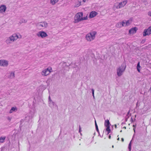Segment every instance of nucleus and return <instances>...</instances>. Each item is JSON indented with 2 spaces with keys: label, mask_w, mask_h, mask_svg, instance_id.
Listing matches in <instances>:
<instances>
[{
  "label": "nucleus",
  "mask_w": 151,
  "mask_h": 151,
  "mask_svg": "<svg viewBox=\"0 0 151 151\" xmlns=\"http://www.w3.org/2000/svg\"><path fill=\"white\" fill-rule=\"evenodd\" d=\"M122 25H123V26H126V22H125V21H123L122 22Z\"/></svg>",
  "instance_id": "nucleus-26"
},
{
  "label": "nucleus",
  "mask_w": 151,
  "mask_h": 151,
  "mask_svg": "<svg viewBox=\"0 0 151 151\" xmlns=\"http://www.w3.org/2000/svg\"><path fill=\"white\" fill-rule=\"evenodd\" d=\"M151 34V26L148 27L147 29H145L144 31L143 35L145 36L147 35H149Z\"/></svg>",
  "instance_id": "nucleus-9"
},
{
  "label": "nucleus",
  "mask_w": 151,
  "mask_h": 151,
  "mask_svg": "<svg viewBox=\"0 0 151 151\" xmlns=\"http://www.w3.org/2000/svg\"><path fill=\"white\" fill-rule=\"evenodd\" d=\"M111 136L110 135L109 136V139H111Z\"/></svg>",
  "instance_id": "nucleus-38"
},
{
  "label": "nucleus",
  "mask_w": 151,
  "mask_h": 151,
  "mask_svg": "<svg viewBox=\"0 0 151 151\" xmlns=\"http://www.w3.org/2000/svg\"><path fill=\"white\" fill-rule=\"evenodd\" d=\"M95 126L96 125H97V124L96 123V120H95Z\"/></svg>",
  "instance_id": "nucleus-33"
},
{
  "label": "nucleus",
  "mask_w": 151,
  "mask_h": 151,
  "mask_svg": "<svg viewBox=\"0 0 151 151\" xmlns=\"http://www.w3.org/2000/svg\"><path fill=\"white\" fill-rule=\"evenodd\" d=\"M117 139L118 140H119V138H118Z\"/></svg>",
  "instance_id": "nucleus-44"
},
{
  "label": "nucleus",
  "mask_w": 151,
  "mask_h": 151,
  "mask_svg": "<svg viewBox=\"0 0 151 151\" xmlns=\"http://www.w3.org/2000/svg\"><path fill=\"white\" fill-rule=\"evenodd\" d=\"M133 130H135V128H133Z\"/></svg>",
  "instance_id": "nucleus-47"
},
{
  "label": "nucleus",
  "mask_w": 151,
  "mask_h": 151,
  "mask_svg": "<svg viewBox=\"0 0 151 151\" xmlns=\"http://www.w3.org/2000/svg\"><path fill=\"white\" fill-rule=\"evenodd\" d=\"M81 128L80 127V126H79V132H81Z\"/></svg>",
  "instance_id": "nucleus-30"
},
{
  "label": "nucleus",
  "mask_w": 151,
  "mask_h": 151,
  "mask_svg": "<svg viewBox=\"0 0 151 151\" xmlns=\"http://www.w3.org/2000/svg\"><path fill=\"white\" fill-rule=\"evenodd\" d=\"M150 90H151V88H150Z\"/></svg>",
  "instance_id": "nucleus-50"
},
{
  "label": "nucleus",
  "mask_w": 151,
  "mask_h": 151,
  "mask_svg": "<svg viewBox=\"0 0 151 151\" xmlns=\"http://www.w3.org/2000/svg\"><path fill=\"white\" fill-rule=\"evenodd\" d=\"M49 106L52 108L55 106H57L55 102L51 101L50 102H49Z\"/></svg>",
  "instance_id": "nucleus-16"
},
{
  "label": "nucleus",
  "mask_w": 151,
  "mask_h": 151,
  "mask_svg": "<svg viewBox=\"0 0 151 151\" xmlns=\"http://www.w3.org/2000/svg\"><path fill=\"white\" fill-rule=\"evenodd\" d=\"M134 132L135 133V130H134Z\"/></svg>",
  "instance_id": "nucleus-49"
},
{
  "label": "nucleus",
  "mask_w": 151,
  "mask_h": 151,
  "mask_svg": "<svg viewBox=\"0 0 151 151\" xmlns=\"http://www.w3.org/2000/svg\"><path fill=\"white\" fill-rule=\"evenodd\" d=\"M79 0H78V2H79V4H78L79 6L81 5V1H80Z\"/></svg>",
  "instance_id": "nucleus-32"
},
{
  "label": "nucleus",
  "mask_w": 151,
  "mask_h": 151,
  "mask_svg": "<svg viewBox=\"0 0 151 151\" xmlns=\"http://www.w3.org/2000/svg\"><path fill=\"white\" fill-rule=\"evenodd\" d=\"M137 71L140 73V69L141 68V67L140 66V62H139L137 65Z\"/></svg>",
  "instance_id": "nucleus-17"
},
{
  "label": "nucleus",
  "mask_w": 151,
  "mask_h": 151,
  "mask_svg": "<svg viewBox=\"0 0 151 151\" xmlns=\"http://www.w3.org/2000/svg\"><path fill=\"white\" fill-rule=\"evenodd\" d=\"M148 15L150 17H151V11H149L148 12Z\"/></svg>",
  "instance_id": "nucleus-28"
},
{
  "label": "nucleus",
  "mask_w": 151,
  "mask_h": 151,
  "mask_svg": "<svg viewBox=\"0 0 151 151\" xmlns=\"http://www.w3.org/2000/svg\"><path fill=\"white\" fill-rule=\"evenodd\" d=\"M83 14L82 12L77 13L75 16L74 22L77 23L83 20H86L87 17H83Z\"/></svg>",
  "instance_id": "nucleus-2"
},
{
  "label": "nucleus",
  "mask_w": 151,
  "mask_h": 151,
  "mask_svg": "<svg viewBox=\"0 0 151 151\" xmlns=\"http://www.w3.org/2000/svg\"><path fill=\"white\" fill-rule=\"evenodd\" d=\"M98 14V13L95 11H92L89 14V17L90 18H92L95 17Z\"/></svg>",
  "instance_id": "nucleus-12"
},
{
  "label": "nucleus",
  "mask_w": 151,
  "mask_h": 151,
  "mask_svg": "<svg viewBox=\"0 0 151 151\" xmlns=\"http://www.w3.org/2000/svg\"><path fill=\"white\" fill-rule=\"evenodd\" d=\"M138 102H137V103L136 104V106L137 107L138 106Z\"/></svg>",
  "instance_id": "nucleus-42"
},
{
  "label": "nucleus",
  "mask_w": 151,
  "mask_h": 151,
  "mask_svg": "<svg viewBox=\"0 0 151 151\" xmlns=\"http://www.w3.org/2000/svg\"><path fill=\"white\" fill-rule=\"evenodd\" d=\"M6 137L5 136L1 137H0V143H3L6 139Z\"/></svg>",
  "instance_id": "nucleus-20"
},
{
  "label": "nucleus",
  "mask_w": 151,
  "mask_h": 151,
  "mask_svg": "<svg viewBox=\"0 0 151 151\" xmlns=\"http://www.w3.org/2000/svg\"><path fill=\"white\" fill-rule=\"evenodd\" d=\"M52 70V68L51 67L48 68L42 71V76H46L50 73Z\"/></svg>",
  "instance_id": "nucleus-7"
},
{
  "label": "nucleus",
  "mask_w": 151,
  "mask_h": 151,
  "mask_svg": "<svg viewBox=\"0 0 151 151\" xmlns=\"http://www.w3.org/2000/svg\"><path fill=\"white\" fill-rule=\"evenodd\" d=\"M123 128H124L125 129H126V127H123Z\"/></svg>",
  "instance_id": "nucleus-46"
},
{
  "label": "nucleus",
  "mask_w": 151,
  "mask_h": 151,
  "mask_svg": "<svg viewBox=\"0 0 151 151\" xmlns=\"http://www.w3.org/2000/svg\"><path fill=\"white\" fill-rule=\"evenodd\" d=\"M37 35L38 37H41L42 38L46 37L48 36L47 33L43 31L39 32L37 33Z\"/></svg>",
  "instance_id": "nucleus-10"
},
{
  "label": "nucleus",
  "mask_w": 151,
  "mask_h": 151,
  "mask_svg": "<svg viewBox=\"0 0 151 151\" xmlns=\"http://www.w3.org/2000/svg\"><path fill=\"white\" fill-rule=\"evenodd\" d=\"M6 8L5 5H2L0 7V12H4L6 9Z\"/></svg>",
  "instance_id": "nucleus-13"
},
{
  "label": "nucleus",
  "mask_w": 151,
  "mask_h": 151,
  "mask_svg": "<svg viewBox=\"0 0 151 151\" xmlns=\"http://www.w3.org/2000/svg\"><path fill=\"white\" fill-rule=\"evenodd\" d=\"M136 126V125H133V127H134V128H135Z\"/></svg>",
  "instance_id": "nucleus-37"
},
{
  "label": "nucleus",
  "mask_w": 151,
  "mask_h": 151,
  "mask_svg": "<svg viewBox=\"0 0 151 151\" xmlns=\"http://www.w3.org/2000/svg\"><path fill=\"white\" fill-rule=\"evenodd\" d=\"M95 127H96V129H97V128H98V125H96L95 126Z\"/></svg>",
  "instance_id": "nucleus-34"
},
{
  "label": "nucleus",
  "mask_w": 151,
  "mask_h": 151,
  "mask_svg": "<svg viewBox=\"0 0 151 151\" xmlns=\"http://www.w3.org/2000/svg\"><path fill=\"white\" fill-rule=\"evenodd\" d=\"M112 148H114V145H113L112 146Z\"/></svg>",
  "instance_id": "nucleus-48"
},
{
  "label": "nucleus",
  "mask_w": 151,
  "mask_h": 151,
  "mask_svg": "<svg viewBox=\"0 0 151 151\" xmlns=\"http://www.w3.org/2000/svg\"><path fill=\"white\" fill-rule=\"evenodd\" d=\"M131 141H130L128 146V149L129 151H131Z\"/></svg>",
  "instance_id": "nucleus-23"
},
{
  "label": "nucleus",
  "mask_w": 151,
  "mask_h": 151,
  "mask_svg": "<svg viewBox=\"0 0 151 151\" xmlns=\"http://www.w3.org/2000/svg\"><path fill=\"white\" fill-rule=\"evenodd\" d=\"M137 31L136 27H135L134 28L131 29L129 30V32L130 34L134 33H135Z\"/></svg>",
  "instance_id": "nucleus-15"
},
{
  "label": "nucleus",
  "mask_w": 151,
  "mask_h": 151,
  "mask_svg": "<svg viewBox=\"0 0 151 151\" xmlns=\"http://www.w3.org/2000/svg\"><path fill=\"white\" fill-rule=\"evenodd\" d=\"M122 142H123L124 141V139L123 138H122Z\"/></svg>",
  "instance_id": "nucleus-39"
},
{
  "label": "nucleus",
  "mask_w": 151,
  "mask_h": 151,
  "mask_svg": "<svg viewBox=\"0 0 151 151\" xmlns=\"http://www.w3.org/2000/svg\"><path fill=\"white\" fill-rule=\"evenodd\" d=\"M8 65V62L5 60H0V66L6 67Z\"/></svg>",
  "instance_id": "nucleus-11"
},
{
  "label": "nucleus",
  "mask_w": 151,
  "mask_h": 151,
  "mask_svg": "<svg viewBox=\"0 0 151 151\" xmlns=\"http://www.w3.org/2000/svg\"><path fill=\"white\" fill-rule=\"evenodd\" d=\"M59 0H50V3L53 5H54L56 3H57Z\"/></svg>",
  "instance_id": "nucleus-19"
},
{
  "label": "nucleus",
  "mask_w": 151,
  "mask_h": 151,
  "mask_svg": "<svg viewBox=\"0 0 151 151\" xmlns=\"http://www.w3.org/2000/svg\"><path fill=\"white\" fill-rule=\"evenodd\" d=\"M8 119L9 120H10L11 119H10V118L9 117H8Z\"/></svg>",
  "instance_id": "nucleus-43"
},
{
  "label": "nucleus",
  "mask_w": 151,
  "mask_h": 151,
  "mask_svg": "<svg viewBox=\"0 0 151 151\" xmlns=\"http://www.w3.org/2000/svg\"><path fill=\"white\" fill-rule=\"evenodd\" d=\"M127 120V118H126L125 119V122H126Z\"/></svg>",
  "instance_id": "nucleus-35"
},
{
  "label": "nucleus",
  "mask_w": 151,
  "mask_h": 151,
  "mask_svg": "<svg viewBox=\"0 0 151 151\" xmlns=\"http://www.w3.org/2000/svg\"><path fill=\"white\" fill-rule=\"evenodd\" d=\"M64 64H65V63H64Z\"/></svg>",
  "instance_id": "nucleus-52"
},
{
  "label": "nucleus",
  "mask_w": 151,
  "mask_h": 151,
  "mask_svg": "<svg viewBox=\"0 0 151 151\" xmlns=\"http://www.w3.org/2000/svg\"><path fill=\"white\" fill-rule=\"evenodd\" d=\"M15 77V72L14 71H11L10 73V75L9 76L8 78L10 79H13Z\"/></svg>",
  "instance_id": "nucleus-14"
},
{
  "label": "nucleus",
  "mask_w": 151,
  "mask_h": 151,
  "mask_svg": "<svg viewBox=\"0 0 151 151\" xmlns=\"http://www.w3.org/2000/svg\"><path fill=\"white\" fill-rule=\"evenodd\" d=\"M123 26L122 22H119L117 23L116 24V27H121Z\"/></svg>",
  "instance_id": "nucleus-21"
},
{
  "label": "nucleus",
  "mask_w": 151,
  "mask_h": 151,
  "mask_svg": "<svg viewBox=\"0 0 151 151\" xmlns=\"http://www.w3.org/2000/svg\"><path fill=\"white\" fill-rule=\"evenodd\" d=\"M17 110V108L15 107H12L10 110L9 111V113H11L12 112H13L14 111H16Z\"/></svg>",
  "instance_id": "nucleus-18"
},
{
  "label": "nucleus",
  "mask_w": 151,
  "mask_h": 151,
  "mask_svg": "<svg viewBox=\"0 0 151 151\" xmlns=\"http://www.w3.org/2000/svg\"><path fill=\"white\" fill-rule=\"evenodd\" d=\"M96 129L97 132L99 134V129L98 128Z\"/></svg>",
  "instance_id": "nucleus-31"
},
{
  "label": "nucleus",
  "mask_w": 151,
  "mask_h": 151,
  "mask_svg": "<svg viewBox=\"0 0 151 151\" xmlns=\"http://www.w3.org/2000/svg\"><path fill=\"white\" fill-rule=\"evenodd\" d=\"M48 100H49V102H50L51 101H52V100L51 99L50 96H49L48 98Z\"/></svg>",
  "instance_id": "nucleus-29"
},
{
  "label": "nucleus",
  "mask_w": 151,
  "mask_h": 151,
  "mask_svg": "<svg viewBox=\"0 0 151 151\" xmlns=\"http://www.w3.org/2000/svg\"><path fill=\"white\" fill-rule=\"evenodd\" d=\"M125 122H122V125H123V124H125Z\"/></svg>",
  "instance_id": "nucleus-40"
},
{
  "label": "nucleus",
  "mask_w": 151,
  "mask_h": 151,
  "mask_svg": "<svg viewBox=\"0 0 151 151\" xmlns=\"http://www.w3.org/2000/svg\"><path fill=\"white\" fill-rule=\"evenodd\" d=\"M96 34V31H93L87 34L86 36V40L88 41L91 42L95 38V35Z\"/></svg>",
  "instance_id": "nucleus-3"
},
{
  "label": "nucleus",
  "mask_w": 151,
  "mask_h": 151,
  "mask_svg": "<svg viewBox=\"0 0 151 151\" xmlns=\"http://www.w3.org/2000/svg\"><path fill=\"white\" fill-rule=\"evenodd\" d=\"M129 111H128V112L127 113V116L129 114Z\"/></svg>",
  "instance_id": "nucleus-36"
},
{
  "label": "nucleus",
  "mask_w": 151,
  "mask_h": 151,
  "mask_svg": "<svg viewBox=\"0 0 151 151\" xmlns=\"http://www.w3.org/2000/svg\"><path fill=\"white\" fill-rule=\"evenodd\" d=\"M126 67V66L125 64L123 63L117 69V75L118 76H120L122 75L123 72L125 69Z\"/></svg>",
  "instance_id": "nucleus-4"
},
{
  "label": "nucleus",
  "mask_w": 151,
  "mask_h": 151,
  "mask_svg": "<svg viewBox=\"0 0 151 151\" xmlns=\"http://www.w3.org/2000/svg\"><path fill=\"white\" fill-rule=\"evenodd\" d=\"M27 22V20L26 19H22L20 20V23H25Z\"/></svg>",
  "instance_id": "nucleus-22"
},
{
  "label": "nucleus",
  "mask_w": 151,
  "mask_h": 151,
  "mask_svg": "<svg viewBox=\"0 0 151 151\" xmlns=\"http://www.w3.org/2000/svg\"><path fill=\"white\" fill-rule=\"evenodd\" d=\"M110 123L109 120L107 119L105 121L104 123V125L106 127V131L108 132L107 134H109L111 131V129H110Z\"/></svg>",
  "instance_id": "nucleus-8"
},
{
  "label": "nucleus",
  "mask_w": 151,
  "mask_h": 151,
  "mask_svg": "<svg viewBox=\"0 0 151 151\" xmlns=\"http://www.w3.org/2000/svg\"><path fill=\"white\" fill-rule=\"evenodd\" d=\"M120 132H122V130H121L120 131Z\"/></svg>",
  "instance_id": "nucleus-51"
},
{
  "label": "nucleus",
  "mask_w": 151,
  "mask_h": 151,
  "mask_svg": "<svg viewBox=\"0 0 151 151\" xmlns=\"http://www.w3.org/2000/svg\"><path fill=\"white\" fill-rule=\"evenodd\" d=\"M126 22V26H128L129 25V21L128 20L127 21H125Z\"/></svg>",
  "instance_id": "nucleus-24"
},
{
  "label": "nucleus",
  "mask_w": 151,
  "mask_h": 151,
  "mask_svg": "<svg viewBox=\"0 0 151 151\" xmlns=\"http://www.w3.org/2000/svg\"><path fill=\"white\" fill-rule=\"evenodd\" d=\"M91 91H92V95H93V97L94 98V90L92 88L91 89Z\"/></svg>",
  "instance_id": "nucleus-27"
},
{
  "label": "nucleus",
  "mask_w": 151,
  "mask_h": 151,
  "mask_svg": "<svg viewBox=\"0 0 151 151\" xmlns=\"http://www.w3.org/2000/svg\"><path fill=\"white\" fill-rule=\"evenodd\" d=\"M72 65H73V64L71 63L69 65L72 66L74 68H76L77 67V65L75 64H74V65L73 66H72Z\"/></svg>",
  "instance_id": "nucleus-25"
},
{
  "label": "nucleus",
  "mask_w": 151,
  "mask_h": 151,
  "mask_svg": "<svg viewBox=\"0 0 151 151\" xmlns=\"http://www.w3.org/2000/svg\"><path fill=\"white\" fill-rule=\"evenodd\" d=\"M21 37L22 36L20 34H14L7 38L5 41V42L7 44H9L12 43L17 39L21 38Z\"/></svg>",
  "instance_id": "nucleus-1"
},
{
  "label": "nucleus",
  "mask_w": 151,
  "mask_h": 151,
  "mask_svg": "<svg viewBox=\"0 0 151 151\" xmlns=\"http://www.w3.org/2000/svg\"><path fill=\"white\" fill-rule=\"evenodd\" d=\"M115 127L116 128V124H115Z\"/></svg>",
  "instance_id": "nucleus-45"
},
{
  "label": "nucleus",
  "mask_w": 151,
  "mask_h": 151,
  "mask_svg": "<svg viewBox=\"0 0 151 151\" xmlns=\"http://www.w3.org/2000/svg\"><path fill=\"white\" fill-rule=\"evenodd\" d=\"M37 28L39 29H41L43 28H46L48 26V24L45 21L39 22L36 24Z\"/></svg>",
  "instance_id": "nucleus-6"
},
{
  "label": "nucleus",
  "mask_w": 151,
  "mask_h": 151,
  "mask_svg": "<svg viewBox=\"0 0 151 151\" xmlns=\"http://www.w3.org/2000/svg\"><path fill=\"white\" fill-rule=\"evenodd\" d=\"M131 121L132 122L133 121V119L132 118H131Z\"/></svg>",
  "instance_id": "nucleus-41"
},
{
  "label": "nucleus",
  "mask_w": 151,
  "mask_h": 151,
  "mask_svg": "<svg viewBox=\"0 0 151 151\" xmlns=\"http://www.w3.org/2000/svg\"><path fill=\"white\" fill-rule=\"evenodd\" d=\"M127 3V1H124L119 3L117 2L115 3L114 5V6L117 9H119L123 7Z\"/></svg>",
  "instance_id": "nucleus-5"
}]
</instances>
